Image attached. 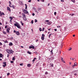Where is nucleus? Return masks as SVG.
I'll return each instance as SVG.
<instances>
[{"label":"nucleus","instance_id":"obj_1","mask_svg":"<svg viewBox=\"0 0 78 78\" xmlns=\"http://www.w3.org/2000/svg\"><path fill=\"white\" fill-rule=\"evenodd\" d=\"M6 51L9 54H13L14 53V51H13L12 49H6Z\"/></svg>","mask_w":78,"mask_h":78},{"label":"nucleus","instance_id":"obj_2","mask_svg":"<svg viewBox=\"0 0 78 78\" xmlns=\"http://www.w3.org/2000/svg\"><path fill=\"white\" fill-rule=\"evenodd\" d=\"M23 18L24 21H27V18L26 17V16H25V14H23Z\"/></svg>","mask_w":78,"mask_h":78},{"label":"nucleus","instance_id":"obj_3","mask_svg":"<svg viewBox=\"0 0 78 78\" xmlns=\"http://www.w3.org/2000/svg\"><path fill=\"white\" fill-rule=\"evenodd\" d=\"M14 25L15 27H17L18 28H20V26L18 24V23H16L14 24Z\"/></svg>","mask_w":78,"mask_h":78},{"label":"nucleus","instance_id":"obj_4","mask_svg":"<svg viewBox=\"0 0 78 78\" xmlns=\"http://www.w3.org/2000/svg\"><path fill=\"white\" fill-rule=\"evenodd\" d=\"M23 12H24L25 14H29V13L27 11V10L24 9L23 10Z\"/></svg>","mask_w":78,"mask_h":78},{"label":"nucleus","instance_id":"obj_5","mask_svg":"<svg viewBox=\"0 0 78 78\" xmlns=\"http://www.w3.org/2000/svg\"><path fill=\"white\" fill-rule=\"evenodd\" d=\"M3 64H4L3 65V67H5L6 66V62H3Z\"/></svg>","mask_w":78,"mask_h":78},{"label":"nucleus","instance_id":"obj_6","mask_svg":"<svg viewBox=\"0 0 78 78\" xmlns=\"http://www.w3.org/2000/svg\"><path fill=\"white\" fill-rule=\"evenodd\" d=\"M29 48L30 49H31V48H32V49H34V46H29Z\"/></svg>","mask_w":78,"mask_h":78},{"label":"nucleus","instance_id":"obj_7","mask_svg":"<svg viewBox=\"0 0 78 78\" xmlns=\"http://www.w3.org/2000/svg\"><path fill=\"white\" fill-rule=\"evenodd\" d=\"M10 30V28H8L6 29V31L7 33H9V30Z\"/></svg>","mask_w":78,"mask_h":78},{"label":"nucleus","instance_id":"obj_8","mask_svg":"<svg viewBox=\"0 0 78 78\" xmlns=\"http://www.w3.org/2000/svg\"><path fill=\"white\" fill-rule=\"evenodd\" d=\"M9 6L10 8H11V5H12V4H11V1H9Z\"/></svg>","mask_w":78,"mask_h":78},{"label":"nucleus","instance_id":"obj_9","mask_svg":"<svg viewBox=\"0 0 78 78\" xmlns=\"http://www.w3.org/2000/svg\"><path fill=\"white\" fill-rule=\"evenodd\" d=\"M77 65V63L76 62L74 63V65L73 66V67H75V66H76Z\"/></svg>","mask_w":78,"mask_h":78},{"label":"nucleus","instance_id":"obj_10","mask_svg":"<svg viewBox=\"0 0 78 78\" xmlns=\"http://www.w3.org/2000/svg\"><path fill=\"white\" fill-rule=\"evenodd\" d=\"M7 10H8V11H9V12L11 11V9H10V8H9V7H7Z\"/></svg>","mask_w":78,"mask_h":78},{"label":"nucleus","instance_id":"obj_11","mask_svg":"<svg viewBox=\"0 0 78 78\" xmlns=\"http://www.w3.org/2000/svg\"><path fill=\"white\" fill-rule=\"evenodd\" d=\"M20 23H21V25H22V26H23V21H21Z\"/></svg>","mask_w":78,"mask_h":78},{"label":"nucleus","instance_id":"obj_12","mask_svg":"<svg viewBox=\"0 0 78 78\" xmlns=\"http://www.w3.org/2000/svg\"><path fill=\"white\" fill-rule=\"evenodd\" d=\"M16 34L18 35H19L20 34L19 32L18 31L16 32Z\"/></svg>","mask_w":78,"mask_h":78},{"label":"nucleus","instance_id":"obj_13","mask_svg":"<svg viewBox=\"0 0 78 78\" xmlns=\"http://www.w3.org/2000/svg\"><path fill=\"white\" fill-rule=\"evenodd\" d=\"M3 56V55L2 54L0 53V58H2Z\"/></svg>","mask_w":78,"mask_h":78},{"label":"nucleus","instance_id":"obj_14","mask_svg":"<svg viewBox=\"0 0 78 78\" xmlns=\"http://www.w3.org/2000/svg\"><path fill=\"white\" fill-rule=\"evenodd\" d=\"M9 19H10V22H11V20H12V18L11 16L9 17Z\"/></svg>","mask_w":78,"mask_h":78},{"label":"nucleus","instance_id":"obj_15","mask_svg":"<svg viewBox=\"0 0 78 78\" xmlns=\"http://www.w3.org/2000/svg\"><path fill=\"white\" fill-rule=\"evenodd\" d=\"M9 45L10 46H12V42H10L9 43Z\"/></svg>","mask_w":78,"mask_h":78},{"label":"nucleus","instance_id":"obj_16","mask_svg":"<svg viewBox=\"0 0 78 78\" xmlns=\"http://www.w3.org/2000/svg\"><path fill=\"white\" fill-rule=\"evenodd\" d=\"M31 66V64H27V67H30Z\"/></svg>","mask_w":78,"mask_h":78},{"label":"nucleus","instance_id":"obj_17","mask_svg":"<svg viewBox=\"0 0 78 78\" xmlns=\"http://www.w3.org/2000/svg\"><path fill=\"white\" fill-rule=\"evenodd\" d=\"M27 52L28 54H29V55H31V52L30 51H27Z\"/></svg>","mask_w":78,"mask_h":78},{"label":"nucleus","instance_id":"obj_18","mask_svg":"<svg viewBox=\"0 0 78 78\" xmlns=\"http://www.w3.org/2000/svg\"><path fill=\"white\" fill-rule=\"evenodd\" d=\"M37 9H38V11H39L41 10V8H38Z\"/></svg>","mask_w":78,"mask_h":78},{"label":"nucleus","instance_id":"obj_19","mask_svg":"<svg viewBox=\"0 0 78 78\" xmlns=\"http://www.w3.org/2000/svg\"><path fill=\"white\" fill-rule=\"evenodd\" d=\"M41 39L43 41H44V39H45V38H44V37H41Z\"/></svg>","mask_w":78,"mask_h":78},{"label":"nucleus","instance_id":"obj_20","mask_svg":"<svg viewBox=\"0 0 78 78\" xmlns=\"http://www.w3.org/2000/svg\"><path fill=\"white\" fill-rule=\"evenodd\" d=\"M25 6H26L25 9H27V4H25Z\"/></svg>","mask_w":78,"mask_h":78},{"label":"nucleus","instance_id":"obj_21","mask_svg":"<svg viewBox=\"0 0 78 78\" xmlns=\"http://www.w3.org/2000/svg\"><path fill=\"white\" fill-rule=\"evenodd\" d=\"M35 59H36V58H34V59L32 60V62H34V61H35Z\"/></svg>","mask_w":78,"mask_h":78},{"label":"nucleus","instance_id":"obj_22","mask_svg":"<svg viewBox=\"0 0 78 78\" xmlns=\"http://www.w3.org/2000/svg\"><path fill=\"white\" fill-rule=\"evenodd\" d=\"M47 25H51V22H49L48 23Z\"/></svg>","mask_w":78,"mask_h":78},{"label":"nucleus","instance_id":"obj_23","mask_svg":"<svg viewBox=\"0 0 78 78\" xmlns=\"http://www.w3.org/2000/svg\"><path fill=\"white\" fill-rule=\"evenodd\" d=\"M50 65L51 66V67H53V65L52 63H50Z\"/></svg>","mask_w":78,"mask_h":78},{"label":"nucleus","instance_id":"obj_24","mask_svg":"<svg viewBox=\"0 0 78 78\" xmlns=\"http://www.w3.org/2000/svg\"><path fill=\"white\" fill-rule=\"evenodd\" d=\"M1 16H2V15H5V14H4V13H3V12H2L1 13Z\"/></svg>","mask_w":78,"mask_h":78},{"label":"nucleus","instance_id":"obj_25","mask_svg":"<svg viewBox=\"0 0 78 78\" xmlns=\"http://www.w3.org/2000/svg\"><path fill=\"white\" fill-rule=\"evenodd\" d=\"M15 57H13L12 58V60L13 61H14V60H15Z\"/></svg>","mask_w":78,"mask_h":78},{"label":"nucleus","instance_id":"obj_26","mask_svg":"<svg viewBox=\"0 0 78 78\" xmlns=\"http://www.w3.org/2000/svg\"><path fill=\"white\" fill-rule=\"evenodd\" d=\"M3 34H6V32L3 31Z\"/></svg>","mask_w":78,"mask_h":78},{"label":"nucleus","instance_id":"obj_27","mask_svg":"<svg viewBox=\"0 0 78 78\" xmlns=\"http://www.w3.org/2000/svg\"><path fill=\"white\" fill-rule=\"evenodd\" d=\"M51 35H52V34H51L49 35L48 37H49V38H50V36H51Z\"/></svg>","mask_w":78,"mask_h":78},{"label":"nucleus","instance_id":"obj_28","mask_svg":"<svg viewBox=\"0 0 78 78\" xmlns=\"http://www.w3.org/2000/svg\"><path fill=\"white\" fill-rule=\"evenodd\" d=\"M8 41L7 40H6V41H4L5 43H8Z\"/></svg>","mask_w":78,"mask_h":78},{"label":"nucleus","instance_id":"obj_29","mask_svg":"<svg viewBox=\"0 0 78 78\" xmlns=\"http://www.w3.org/2000/svg\"><path fill=\"white\" fill-rule=\"evenodd\" d=\"M11 7H12L13 9H14L15 8V7H14V5H12V6H11Z\"/></svg>","mask_w":78,"mask_h":78},{"label":"nucleus","instance_id":"obj_30","mask_svg":"<svg viewBox=\"0 0 78 78\" xmlns=\"http://www.w3.org/2000/svg\"><path fill=\"white\" fill-rule=\"evenodd\" d=\"M71 1L73 3H75V0H71Z\"/></svg>","mask_w":78,"mask_h":78},{"label":"nucleus","instance_id":"obj_31","mask_svg":"<svg viewBox=\"0 0 78 78\" xmlns=\"http://www.w3.org/2000/svg\"><path fill=\"white\" fill-rule=\"evenodd\" d=\"M39 30L40 31H42V29L41 28H39Z\"/></svg>","mask_w":78,"mask_h":78},{"label":"nucleus","instance_id":"obj_32","mask_svg":"<svg viewBox=\"0 0 78 78\" xmlns=\"http://www.w3.org/2000/svg\"><path fill=\"white\" fill-rule=\"evenodd\" d=\"M70 59H72V60H73H73H74V59H73V58H72V57L70 58Z\"/></svg>","mask_w":78,"mask_h":78},{"label":"nucleus","instance_id":"obj_33","mask_svg":"<svg viewBox=\"0 0 78 78\" xmlns=\"http://www.w3.org/2000/svg\"><path fill=\"white\" fill-rule=\"evenodd\" d=\"M42 37H44V36H45V35H44V34H42Z\"/></svg>","mask_w":78,"mask_h":78},{"label":"nucleus","instance_id":"obj_34","mask_svg":"<svg viewBox=\"0 0 78 78\" xmlns=\"http://www.w3.org/2000/svg\"><path fill=\"white\" fill-rule=\"evenodd\" d=\"M45 22H49V20H46L45 21Z\"/></svg>","mask_w":78,"mask_h":78},{"label":"nucleus","instance_id":"obj_35","mask_svg":"<svg viewBox=\"0 0 78 78\" xmlns=\"http://www.w3.org/2000/svg\"><path fill=\"white\" fill-rule=\"evenodd\" d=\"M45 75H47L48 74V73L47 72H46L45 73Z\"/></svg>","mask_w":78,"mask_h":78},{"label":"nucleus","instance_id":"obj_36","mask_svg":"<svg viewBox=\"0 0 78 78\" xmlns=\"http://www.w3.org/2000/svg\"><path fill=\"white\" fill-rule=\"evenodd\" d=\"M72 50V48H70L69 49V51H70Z\"/></svg>","mask_w":78,"mask_h":78},{"label":"nucleus","instance_id":"obj_37","mask_svg":"<svg viewBox=\"0 0 78 78\" xmlns=\"http://www.w3.org/2000/svg\"><path fill=\"white\" fill-rule=\"evenodd\" d=\"M35 23H36V22H37V20H35Z\"/></svg>","mask_w":78,"mask_h":78},{"label":"nucleus","instance_id":"obj_38","mask_svg":"<svg viewBox=\"0 0 78 78\" xmlns=\"http://www.w3.org/2000/svg\"><path fill=\"white\" fill-rule=\"evenodd\" d=\"M9 74H10V73H7V76H8V75H9Z\"/></svg>","mask_w":78,"mask_h":78},{"label":"nucleus","instance_id":"obj_39","mask_svg":"<svg viewBox=\"0 0 78 78\" xmlns=\"http://www.w3.org/2000/svg\"><path fill=\"white\" fill-rule=\"evenodd\" d=\"M20 66H23V63H21L20 64Z\"/></svg>","mask_w":78,"mask_h":78},{"label":"nucleus","instance_id":"obj_40","mask_svg":"<svg viewBox=\"0 0 78 78\" xmlns=\"http://www.w3.org/2000/svg\"><path fill=\"white\" fill-rule=\"evenodd\" d=\"M61 58V60L62 61H63V58H62V57Z\"/></svg>","mask_w":78,"mask_h":78},{"label":"nucleus","instance_id":"obj_41","mask_svg":"<svg viewBox=\"0 0 78 78\" xmlns=\"http://www.w3.org/2000/svg\"><path fill=\"white\" fill-rule=\"evenodd\" d=\"M41 1L42 2H44V0H41Z\"/></svg>","mask_w":78,"mask_h":78},{"label":"nucleus","instance_id":"obj_42","mask_svg":"<svg viewBox=\"0 0 78 78\" xmlns=\"http://www.w3.org/2000/svg\"><path fill=\"white\" fill-rule=\"evenodd\" d=\"M31 23L32 24H33V20L31 21Z\"/></svg>","mask_w":78,"mask_h":78},{"label":"nucleus","instance_id":"obj_43","mask_svg":"<svg viewBox=\"0 0 78 78\" xmlns=\"http://www.w3.org/2000/svg\"><path fill=\"white\" fill-rule=\"evenodd\" d=\"M10 62L11 63H13V62H13V61H11Z\"/></svg>","mask_w":78,"mask_h":78},{"label":"nucleus","instance_id":"obj_44","mask_svg":"<svg viewBox=\"0 0 78 78\" xmlns=\"http://www.w3.org/2000/svg\"><path fill=\"white\" fill-rule=\"evenodd\" d=\"M54 30L55 31H57V29H55Z\"/></svg>","mask_w":78,"mask_h":78},{"label":"nucleus","instance_id":"obj_45","mask_svg":"<svg viewBox=\"0 0 78 78\" xmlns=\"http://www.w3.org/2000/svg\"><path fill=\"white\" fill-rule=\"evenodd\" d=\"M54 15H56V12H54Z\"/></svg>","mask_w":78,"mask_h":78},{"label":"nucleus","instance_id":"obj_46","mask_svg":"<svg viewBox=\"0 0 78 78\" xmlns=\"http://www.w3.org/2000/svg\"><path fill=\"white\" fill-rule=\"evenodd\" d=\"M34 15H35V14H34V13H32V16H34Z\"/></svg>","mask_w":78,"mask_h":78},{"label":"nucleus","instance_id":"obj_47","mask_svg":"<svg viewBox=\"0 0 78 78\" xmlns=\"http://www.w3.org/2000/svg\"><path fill=\"white\" fill-rule=\"evenodd\" d=\"M61 2H64V0H61Z\"/></svg>","mask_w":78,"mask_h":78},{"label":"nucleus","instance_id":"obj_48","mask_svg":"<svg viewBox=\"0 0 78 78\" xmlns=\"http://www.w3.org/2000/svg\"><path fill=\"white\" fill-rule=\"evenodd\" d=\"M60 27H61L59 26H57V28H60Z\"/></svg>","mask_w":78,"mask_h":78},{"label":"nucleus","instance_id":"obj_49","mask_svg":"<svg viewBox=\"0 0 78 78\" xmlns=\"http://www.w3.org/2000/svg\"><path fill=\"white\" fill-rule=\"evenodd\" d=\"M51 53H53V50H51L50 51Z\"/></svg>","mask_w":78,"mask_h":78},{"label":"nucleus","instance_id":"obj_50","mask_svg":"<svg viewBox=\"0 0 78 78\" xmlns=\"http://www.w3.org/2000/svg\"><path fill=\"white\" fill-rule=\"evenodd\" d=\"M13 32H14V33H16V30H14Z\"/></svg>","mask_w":78,"mask_h":78},{"label":"nucleus","instance_id":"obj_51","mask_svg":"<svg viewBox=\"0 0 78 78\" xmlns=\"http://www.w3.org/2000/svg\"><path fill=\"white\" fill-rule=\"evenodd\" d=\"M1 13H2V12H1V11H0V16H1Z\"/></svg>","mask_w":78,"mask_h":78},{"label":"nucleus","instance_id":"obj_52","mask_svg":"<svg viewBox=\"0 0 78 78\" xmlns=\"http://www.w3.org/2000/svg\"><path fill=\"white\" fill-rule=\"evenodd\" d=\"M5 28H7V26H5Z\"/></svg>","mask_w":78,"mask_h":78},{"label":"nucleus","instance_id":"obj_53","mask_svg":"<svg viewBox=\"0 0 78 78\" xmlns=\"http://www.w3.org/2000/svg\"><path fill=\"white\" fill-rule=\"evenodd\" d=\"M39 41L38 40H36V42H37V41Z\"/></svg>","mask_w":78,"mask_h":78},{"label":"nucleus","instance_id":"obj_54","mask_svg":"<svg viewBox=\"0 0 78 78\" xmlns=\"http://www.w3.org/2000/svg\"><path fill=\"white\" fill-rule=\"evenodd\" d=\"M45 28L44 27H43L42 29V31H44V29Z\"/></svg>","mask_w":78,"mask_h":78},{"label":"nucleus","instance_id":"obj_55","mask_svg":"<svg viewBox=\"0 0 78 78\" xmlns=\"http://www.w3.org/2000/svg\"><path fill=\"white\" fill-rule=\"evenodd\" d=\"M73 15H75V14H72L71 16H73Z\"/></svg>","mask_w":78,"mask_h":78},{"label":"nucleus","instance_id":"obj_56","mask_svg":"<svg viewBox=\"0 0 78 78\" xmlns=\"http://www.w3.org/2000/svg\"><path fill=\"white\" fill-rule=\"evenodd\" d=\"M31 0H29L28 2H31Z\"/></svg>","mask_w":78,"mask_h":78},{"label":"nucleus","instance_id":"obj_57","mask_svg":"<svg viewBox=\"0 0 78 78\" xmlns=\"http://www.w3.org/2000/svg\"><path fill=\"white\" fill-rule=\"evenodd\" d=\"M0 45H2V43H1V42H0Z\"/></svg>","mask_w":78,"mask_h":78},{"label":"nucleus","instance_id":"obj_58","mask_svg":"<svg viewBox=\"0 0 78 78\" xmlns=\"http://www.w3.org/2000/svg\"><path fill=\"white\" fill-rule=\"evenodd\" d=\"M74 75H75V76H76V73H74Z\"/></svg>","mask_w":78,"mask_h":78},{"label":"nucleus","instance_id":"obj_59","mask_svg":"<svg viewBox=\"0 0 78 78\" xmlns=\"http://www.w3.org/2000/svg\"><path fill=\"white\" fill-rule=\"evenodd\" d=\"M73 37H75V34H74V35H73Z\"/></svg>","mask_w":78,"mask_h":78},{"label":"nucleus","instance_id":"obj_60","mask_svg":"<svg viewBox=\"0 0 78 78\" xmlns=\"http://www.w3.org/2000/svg\"><path fill=\"white\" fill-rule=\"evenodd\" d=\"M7 57H8V58L9 57V54H8L7 55Z\"/></svg>","mask_w":78,"mask_h":78},{"label":"nucleus","instance_id":"obj_61","mask_svg":"<svg viewBox=\"0 0 78 78\" xmlns=\"http://www.w3.org/2000/svg\"><path fill=\"white\" fill-rule=\"evenodd\" d=\"M69 64L70 65H71L72 64V63L71 62H69Z\"/></svg>","mask_w":78,"mask_h":78},{"label":"nucleus","instance_id":"obj_62","mask_svg":"<svg viewBox=\"0 0 78 78\" xmlns=\"http://www.w3.org/2000/svg\"><path fill=\"white\" fill-rule=\"evenodd\" d=\"M62 62H64V63H65V61H64V60H63V61H62Z\"/></svg>","mask_w":78,"mask_h":78},{"label":"nucleus","instance_id":"obj_63","mask_svg":"<svg viewBox=\"0 0 78 78\" xmlns=\"http://www.w3.org/2000/svg\"><path fill=\"white\" fill-rule=\"evenodd\" d=\"M59 53H60V54H61V51H59Z\"/></svg>","mask_w":78,"mask_h":78},{"label":"nucleus","instance_id":"obj_64","mask_svg":"<svg viewBox=\"0 0 78 78\" xmlns=\"http://www.w3.org/2000/svg\"><path fill=\"white\" fill-rule=\"evenodd\" d=\"M0 25H2V23H0Z\"/></svg>","mask_w":78,"mask_h":78}]
</instances>
